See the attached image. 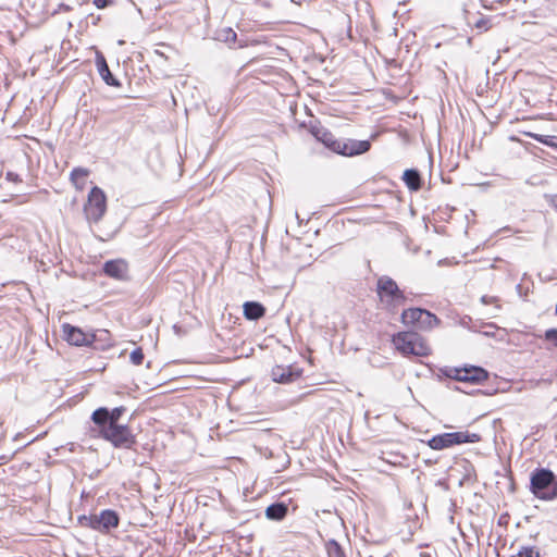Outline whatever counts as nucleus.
Segmentation results:
<instances>
[{"label":"nucleus","mask_w":557,"mask_h":557,"mask_svg":"<svg viewBox=\"0 0 557 557\" xmlns=\"http://www.w3.org/2000/svg\"><path fill=\"white\" fill-rule=\"evenodd\" d=\"M288 512V506L285 503H274L267 507L265 517L269 520L281 521Z\"/></svg>","instance_id":"obj_15"},{"label":"nucleus","mask_w":557,"mask_h":557,"mask_svg":"<svg viewBox=\"0 0 557 557\" xmlns=\"http://www.w3.org/2000/svg\"><path fill=\"white\" fill-rule=\"evenodd\" d=\"M103 272L112 278L125 280L127 277L128 267L127 263L121 259L110 260L103 264Z\"/></svg>","instance_id":"obj_11"},{"label":"nucleus","mask_w":557,"mask_h":557,"mask_svg":"<svg viewBox=\"0 0 557 557\" xmlns=\"http://www.w3.org/2000/svg\"><path fill=\"white\" fill-rule=\"evenodd\" d=\"M494 108H495V107H493V106L485 107V109H486V110H488V111H490V110H492V109H494Z\"/></svg>","instance_id":"obj_35"},{"label":"nucleus","mask_w":557,"mask_h":557,"mask_svg":"<svg viewBox=\"0 0 557 557\" xmlns=\"http://www.w3.org/2000/svg\"><path fill=\"white\" fill-rule=\"evenodd\" d=\"M172 100H173V106H176L177 104V100L175 99L174 96H172Z\"/></svg>","instance_id":"obj_33"},{"label":"nucleus","mask_w":557,"mask_h":557,"mask_svg":"<svg viewBox=\"0 0 557 557\" xmlns=\"http://www.w3.org/2000/svg\"><path fill=\"white\" fill-rule=\"evenodd\" d=\"M376 292L385 308L391 312H396L407 302L406 295L389 276L384 275L377 280Z\"/></svg>","instance_id":"obj_5"},{"label":"nucleus","mask_w":557,"mask_h":557,"mask_svg":"<svg viewBox=\"0 0 557 557\" xmlns=\"http://www.w3.org/2000/svg\"><path fill=\"white\" fill-rule=\"evenodd\" d=\"M493 300H494V298H493V297H488V296H486V295L481 297V301H482L483 304H485V305H486V304H491Z\"/></svg>","instance_id":"obj_29"},{"label":"nucleus","mask_w":557,"mask_h":557,"mask_svg":"<svg viewBox=\"0 0 557 557\" xmlns=\"http://www.w3.org/2000/svg\"><path fill=\"white\" fill-rule=\"evenodd\" d=\"M219 39L232 46L237 39V34L232 28H225L220 32Z\"/></svg>","instance_id":"obj_22"},{"label":"nucleus","mask_w":557,"mask_h":557,"mask_svg":"<svg viewBox=\"0 0 557 557\" xmlns=\"http://www.w3.org/2000/svg\"><path fill=\"white\" fill-rule=\"evenodd\" d=\"M129 359L133 364L140 366L144 361V352L141 348H136L129 355Z\"/></svg>","instance_id":"obj_24"},{"label":"nucleus","mask_w":557,"mask_h":557,"mask_svg":"<svg viewBox=\"0 0 557 557\" xmlns=\"http://www.w3.org/2000/svg\"><path fill=\"white\" fill-rule=\"evenodd\" d=\"M546 341H549L557 347V329H548L544 335Z\"/></svg>","instance_id":"obj_25"},{"label":"nucleus","mask_w":557,"mask_h":557,"mask_svg":"<svg viewBox=\"0 0 557 557\" xmlns=\"http://www.w3.org/2000/svg\"><path fill=\"white\" fill-rule=\"evenodd\" d=\"M243 308L244 317L250 321L259 320L265 314V308L257 301H246Z\"/></svg>","instance_id":"obj_14"},{"label":"nucleus","mask_w":557,"mask_h":557,"mask_svg":"<svg viewBox=\"0 0 557 557\" xmlns=\"http://www.w3.org/2000/svg\"><path fill=\"white\" fill-rule=\"evenodd\" d=\"M124 407L109 410L106 407L96 409L91 414L95 428L91 430L97 436L110 442L115 448L132 449L136 444L135 435L125 424H119Z\"/></svg>","instance_id":"obj_1"},{"label":"nucleus","mask_w":557,"mask_h":557,"mask_svg":"<svg viewBox=\"0 0 557 557\" xmlns=\"http://www.w3.org/2000/svg\"><path fill=\"white\" fill-rule=\"evenodd\" d=\"M421 313H422V317H421L420 323L418 325V329L432 330L433 327L438 325L440 319L434 313H432L425 309H421Z\"/></svg>","instance_id":"obj_18"},{"label":"nucleus","mask_w":557,"mask_h":557,"mask_svg":"<svg viewBox=\"0 0 557 557\" xmlns=\"http://www.w3.org/2000/svg\"><path fill=\"white\" fill-rule=\"evenodd\" d=\"M61 8H62L63 10H65V11H67V10L70 9V8H69L67 5H65V4H62V5H61Z\"/></svg>","instance_id":"obj_34"},{"label":"nucleus","mask_w":557,"mask_h":557,"mask_svg":"<svg viewBox=\"0 0 557 557\" xmlns=\"http://www.w3.org/2000/svg\"><path fill=\"white\" fill-rule=\"evenodd\" d=\"M107 211V197L103 190L97 186L88 194L87 202L84 206L86 219L91 222H99Z\"/></svg>","instance_id":"obj_8"},{"label":"nucleus","mask_w":557,"mask_h":557,"mask_svg":"<svg viewBox=\"0 0 557 557\" xmlns=\"http://www.w3.org/2000/svg\"><path fill=\"white\" fill-rule=\"evenodd\" d=\"M555 312H556V314H557V302H556V309H555Z\"/></svg>","instance_id":"obj_36"},{"label":"nucleus","mask_w":557,"mask_h":557,"mask_svg":"<svg viewBox=\"0 0 557 557\" xmlns=\"http://www.w3.org/2000/svg\"><path fill=\"white\" fill-rule=\"evenodd\" d=\"M512 557H540V553L535 547L522 546Z\"/></svg>","instance_id":"obj_23"},{"label":"nucleus","mask_w":557,"mask_h":557,"mask_svg":"<svg viewBox=\"0 0 557 557\" xmlns=\"http://www.w3.org/2000/svg\"><path fill=\"white\" fill-rule=\"evenodd\" d=\"M96 65L99 75L107 85L115 87L120 85L119 81L111 73L107 60L101 52L96 53Z\"/></svg>","instance_id":"obj_13"},{"label":"nucleus","mask_w":557,"mask_h":557,"mask_svg":"<svg viewBox=\"0 0 557 557\" xmlns=\"http://www.w3.org/2000/svg\"><path fill=\"white\" fill-rule=\"evenodd\" d=\"M480 441L481 436L476 433L454 432L435 435L429 440L428 445L434 450H442L455 445L465 443H478Z\"/></svg>","instance_id":"obj_6"},{"label":"nucleus","mask_w":557,"mask_h":557,"mask_svg":"<svg viewBox=\"0 0 557 557\" xmlns=\"http://www.w3.org/2000/svg\"><path fill=\"white\" fill-rule=\"evenodd\" d=\"M89 171L85 168H74L70 174L71 182L77 188H83Z\"/></svg>","instance_id":"obj_19"},{"label":"nucleus","mask_w":557,"mask_h":557,"mask_svg":"<svg viewBox=\"0 0 557 557\" xmlns=\"http://www.w3.org/2000/svg\"><path fill=\"white\" fill-rule=\"evenodd\" d=\"M304 111L309 115L308 121L300 122V126L308 127L310 133L325 146L331 148L333 151L343 156H356L367 152L371 144L369 140H348L346 143L333 139L331 133H329L320 123L313 119L309 107H302Z\"/></svg>","instance_id":"obj_2"},{"label":"nucleus","mask_w":557,"mask_h":557,"mask_svg":"<svg viewBox=\"0 0 557 557\" xmlns=\"http://www.w3.org/2000/svg\"><path fill=\"white\" fill-rule=\"evenodd\" d=\"M7 176H8V178H9V180H12V181H15V180L17 178V175H16V174H13V173H11V172H9V173L7 174Z\"/></svg>","instance_id":"obj_31"},{"label":"nucleus","mask_w":557,"mask_h":557,"mask_svg":"<svg viewBox=\"0 0 557 557\" xmlns=\"http://www.w3.org/2000/svg\"><path fill=\"white\" fill-rule=\"evenodd\" d=\"M392 342L404 356L426 357L431 355V347L417 332H399L393 336Z\"/></svg>","instance_id":"obj_4"},{"label":"nucleus","mask_w":557,"mask_h":557,"mask_svg":"<svg viewBox=\"0 0 557 557\" xmlns=\"http://www.w3.org/2000/svg\"><path fill=\"white\" fill-rule=\"evenodd\" d=\"M421 317H422L421 308H409V309L403 311L401 322L405 325H413V326L418 327Z\"/></svg>","instance_id":"obj_16"},{"label":"nucleus","mask_w":557,"mask_h":557,"mask_svg":"<svg viewBox=\"0 0 557 557\" xmlns=\"http://www.w3.org/2000/svg\"><path fill=\"white\" fill-rule=\"evenodd\" d=\"M109 3V0H94V4L98 8V9H103L108 5Z\"/></svg>","instance_id":"obj_28"},{"label":"nucleus","mask_w":557,"mask_h":557,"mask_svg":"<svg viewBox=\"0 0 557 557\" xmlns=\"http://www.w3.org/2000/svg\"><path fill=\"white\" fill-rule=\"evenodd\" d=\"M530 491L539 499H556L557 475L547 468H536L531 474Z\"/></svg>","instance_id":"obj_3"},{"label":"nucleus","mask_w":557,"mask_h":557,"mask_svg":"<svg viewBox=\"0 0 557 557\" xmlns=\"http://www.w3.org/2000/svg\"><path fill=\"white\" fill-rule=\"evenodd\" d=\"M325 549L329 557H347L343 547L335 540H329L325 543Z\"/></svg>","instance_id":"obj_20"},{"label":"nucleus","mask_w":557,"mask_h":557,"mask_svg":"<svg viewBox=\"0 0 557 557\" xmlns=\"http://www.w3.org/2000/svg\"><path fill=\"white\" fill-rule=\"evenodd\" d=\"M62 329L64 338L70 345L90 346L95 342L94 334H86L79 327L65 323Z\"/></svg>","instance_id":"obj_10"},{"label":"nucleus","mask_w":557,"mask_h":557,"mask_svg":"<svg viewBox=\"0 0 557 557\" xmlns=\"http://www.w3.org/2000/svg\"><path fill=\"white\" fill-rule=\"evenodd\" d=\"M403 180L411 190H418L421 187L420 173L414 169H408L404 172Z\"/></svg>","instance_id":"obj_17"},{"label":"nucleus","mask_w":557,"mask_h":557,"mask_svg":"<svg viewBox=\"0 0 557 557\" xmlns=\"http://www.w3.org/2000/svg\"><path fill=\"white\" fill-rule=\"evenodd\" d=\"M271 375L274 382L287 384L299 377L300 373L290 366H275L271 371Z\"/></svg>","instance_id":"obj_12"},{"label":"nucleus","mask_w":557,"mask_h":557,"mask_svg":"<svg viewBox=\"0 0 557 557\" xmlns=\"http://www.w3.org/2000/svg\"><path fill=\"white\" fill-rule=\"evenodd\" d=\"M81 522L98 532H109L111 529L116 528L120 522V517L116 511L112 509L101 510L98 515L83 516Z\"/></svg>","instance_id":"obj_9"},{"label":"nucleus","mask_w":557,"mask_h":557,"mask_svg":"<svg viewBox=\"0 0 557 557\" xmlns=\"http://www.w3.org/2000/svg\"><path fill=\"white\" fill-rule=\"evenodd\" d=\"M476 108H478V110H479V111H480V112H481V113H482V114H483L487 120H490V121H491L490 115H488V114H490L488 112L481 110V107H476Z\"/></svg>","instance_id":"obj_30"},{"label":"nucleus","mask_w":557,"mask_h":557,"mask_svg":"<svg viewBox=\"0 0 557 557\" xmlns=\"http://www.w3.org/2000/svg\"><path fill=\"white\" fill-rule=\"evenodd\" d=\"M297 109H298V107H294V106H290V107H289V110H290V112H292V114H293V115H296V114H297Z\"/></svg>","instance_id":"obj_32"},{"label":"nucleus","mask_w":557,"mask_h":557,"mask_svg":"<svg viewBox=\"0 0 557 557\" xmlns=\"http://www.w3.org/2000/svg\"><path fill=\"white\" fill-rule=\"evenodd\" d=\"M435 71H436L435 78L441 79L444 83H447V74H446L445 70L441 66H437Z\"/></svg>","instance_id":"obj_26"},{"label":"nucleus","mask_w":557,"mask_h":557,"mask_svg":"<svg viewBox=\"0 0 557 557\" xmlns=\"http://www.w3.org/2000/svg\"><path fill=\"white\" fill-rule=\"evenodd\" d=\"M441 372L446 377L471 384H480L487 380L488 377V373L486 370L475 366H469L463 368L446 367L444 369H441Z\"/></svg>","instance_id":"obj_7"},{"label":"nucleus","mask_w":557,"mask_h":557,"mask_svg":"<svg viewBox=\"0 0 557 557\" xmlns=\"http://www.w3.org/2000/svg\"><path fill=\"white\" fill-rule=\"evenodd\" d=\"M475 27L482 30H487L490 28V21L486 18H480L475 23Z\"/></svg>","instance_id":"obj_27"},{"label":"nucleus","mask_w":557,"mask_h":557,"mask_svg":"<svg viewBox=\"0 0 557 557\" xmlns=\"http://www.w3.org/2000/svg\"><path fill=\"white\" fill-rule=\"evenodd\" d=\"M529 137L548 147L557 149V136L525 133Z\"/></svg>","instance_id":"obj_21"}]
</instances>
